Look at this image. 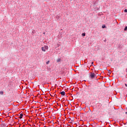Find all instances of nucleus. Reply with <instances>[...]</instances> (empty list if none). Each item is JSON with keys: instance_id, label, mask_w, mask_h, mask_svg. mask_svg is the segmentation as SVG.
<instances>
[{"instance_id": "1", "label": "nucleus", "mask_w": 127, "mask_h": 127, "mask_svg": "<svg viewBox=\"0 0 127 127\" xmlns=\"http://www.w3.org/2000/svg\"><path fill=\"white\" fill-rule=\"evenodd\" d=\"M90 77L91 78V79H93V78H95V77H96V74L95 73H91L90 74Z\"/></svg>"}, {"instance_id": "2", "label": "nucleus", "mask_w": 127, "mask_h": 127, "mask_svg": "<svg viewBox=\"0 0 127 127\" xmlns=\"http://www.w3.org/2000/svg\"><path fill=\"white\" fill-rule=\"evenodd\" d=\"M61 95H62L63 96H65V92L64 91H62L61 92Z\"/></svg>"}, {"instance_id": "3", "label": "nucleus", "mask_w": 127, "mask_h": 127, "mask_svg": "<svg viewBox=\"0 0 127 127\" xmlns=\"http://www.w3.org/2000/svg\"><path fill=\"white\" fill-rule=\"evenodd\" d=\"M57 62H58V63L61 62V59L60 58L58 59L57 60Z\"/></svg>"}, {"instance_id": "4", "label": "nucleus", "mask_w": 127, "mask_h": 127, "mask_svg": "<svg viewBox=\"0 0 127 127\" xmlns=\"http://www.w3.org/2000/svg\"><path fill=\"white\" fill-rule=\"evenodd\" d=\"M42 51H43L44 52H45V51H46V50H45L44 47H42Z\"/></svg>"}, {"instance_id": "5", "label": "nucleus", "mask_w": 127, "mask_h": 127, "mask_svg": "<svg viewBox=\"0 0 127 127\" xmlns=\"http://www.w3.org/2000/svg\"><path fill=\"white\" fill-rule=\"evenodd\" d=\"M44 48H45V50H47L48 49V46H45L44 47Z\"/></svg>"}, {"instance_id": "6", "label": "nucleus", "mask_w": 127, "mask_h": 127, "mask_svg": "<svg viewBox=\"0 0 127 127\" xmlns=\"http://www.w3.org/2000/svg\"><path fill=\"white\" fill-rule=\"evenodd\" d=\"M23 117V114H20V117L19 119H22V117Z\"/></svg>"}, {"instance_id": "7", "label": "nucleus", "mask_w": 127, "mask_h": 127, "mask_svg": "<svg viewBox=\"0 0 127 127\" xmlns=\"http://www.w3.org/2000/svg\"><path fill=\"white\" fill-rule=\"evenodd\" d=\"M0 94L1 95H3V92H2V91H0Z\"/></svg>"}, {"instance_id": "8", "label": "nucleus", "mask_w": 127, "mask_h": 127, "mask_svg": "<svg viewBox=\"0 0 127 127\" xmlns=\"http://www.w3.org/2000/svg\"><path fill=\"white\" fill-rule=\"evenodd\" d=\"M82 36H86V34L83 33V34H82Z\"/></svg>"}, {"instance_id": "9", "label": "nucleus", "mask_w": 127, "mask_h": 127, "mask_svg": "<svg viewBox=\"0 0 127 127\" xmlns=\"http://www.w3.org/2000/svg\"><path fill=\"white\" fill-rule=\"evenodd\" d=\"M127 30V26H126L125 28V29H124V30L125 31H126V30Z\"/></svg>"}, {"instance_id": "10", "label": "nucleus", "mask_w": 127, "mask_h": 127, "mask_svg": "<svg viewBox=\"0 0 127 127\" xmlns=\"http://www.w3.org/2000/svg\"><path fill=\"white\" fill-rule=\"evenodd\" d=\"M108 74H111V70H108Z\"/></svg>"}, {"instance_id": "11", "label": "nucleus", "mask_w": 127, "mask_h": 127, "mask_svg": "<svg viewBox=\"0 0 127 127\" xmlns=\"http://www.w3.org/2000/svg\"><path fill=\"white\" fill-rule=\"evenodd\" d=\"M106 27V26L105 25H103L102 26V28H105Z\"/></svg>"}, {"instance_id": "12", "label": "nucleus", "mask_w": 127, "mask_h": 127, "mask_svg": "<svg viewBox=\"0 0 127 127\" xmlns=\"http://www.w3.org/2000/svg\"><path fill=\"white\" fill-rule=\"evenodd\" d=\"M124 12H127V9L124 10Z\"/></svg>"}, {"instance_id": "13", "label": "nucleus", "mask_w": 127, "mask_h": 127, "mask_svg": "<svg viewBox=\"0 0 127 127\" xmlns=\"http://www.w3.org/2000/svg\"><path fill=\"white\" fill-rule=\"evenodd\" d=\"M46 64H49V61H48V62L46 63Z\"/></svg>"}, {"instance_id": "14", "label": "nucleus", "mask_w": 127, "mask_h": 127, "mask_svg": "<svg viewBox=\"0 0 127 127\" xmlns=\"http://www.w3.org/2000/svg\"><path fill=\"white\" fill-rule=\"evenodd\" d=\"M125 86H126V87H127V84H125Z\"/></svg>"}, {"instance_id": "15", "label": "nucleus", "mask_w": 127, "mask_h": 127, "mask_svg": "<svg viewBox=\"0 0 127 127\" xmlns=\"http://www.w3.org/2000/svg\"><path fill=\"white\" fill-rule=\"evenodd\" d=\"M91 64H92V65H93V64H94V63L92 62V63H91Z\"/></svg>"}, {"instance_id": "16", "label": "nucleus", "mask_w": 127, "mask_h": 127, "mask_svg": "<svg viewBox=\"0 0 127 127\" xmlns=\"http://www.w3.org/2000/svg\"><path fill=\"white\" fill-rule=\"evenodd\" d=\"M126 115H127V112L125 113Z\"/></svg>"}, {"instance_id": "17", "label": "nucleus", "mask_w": 127, "mask_h": 127, "mask_svg": "<svg viewBox=\"0 0 127 127\" xmlns=\"http://www.w3.org/2000/svg\"><path fill=\"white\" fill-rule=\"evenodd\" d=\"M44 34H45V33H44Z\"/></svg>"}]
</instances>
